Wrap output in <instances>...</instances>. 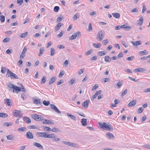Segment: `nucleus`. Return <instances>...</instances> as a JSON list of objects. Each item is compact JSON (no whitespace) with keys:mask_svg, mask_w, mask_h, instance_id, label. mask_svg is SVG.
Wrapping results in <instances>:
<instances>
[{"mask_svg":"<svg viewBox=\"0 0 150 150\" xmlns=\"http://www.w3.org/2000/svg\"><path fill=\"white\" fill-rule=\"evenodd\" d=\"M100 126L101 128L110 131H112L113 130V128L112 125L110 124H107L106 123H103V124L99 123Z\"/></svg>","mask_w":150,"mask_h":150,"instance_id":"1","label":"nucleus"},{"mask_svg":"<svg viewBox=\"0 0 150 150\" xmlns=\"http://www.w3.org/2000/svg\"><path fill=\"white\" fill-rule=\"evenodd\" d=\"M104 33V32L101 30H99L97 34L96 37V39L99 41H101L105 36Z\"/></svg>","mask_w":150,"mask_h":150,"instance_id":"2","label":"nucleus"},{"mask_svg":"<svg viewBox=\"0 0 150 150\" xmlns=\"http://www.w3.org/2000/svg\"><path fill=\"white\" fill-rule=\"evenodd\" d=\"M13 115L16 117H18L19 118H21L22 116L21 112L18 110H15L13 111Z\"/></svg>","mask_w":150,"mask_h":150,"instance_id":"3","label":"nucleus"},{"mask_svg":"<svg viewBox=\"0 0 150 150\" xmlns=\"http://www.w3.org/2000/svg\"><path fill=\"white\" fill-rule=\"evenodd\" d=\"M81 36V33L79 31H78L74 33L71 36L69 39L71 40L75 39L77 37H79Z\"/></svg>","mask_w":150,"mask_h":150,"instance_id":"4","label":"nucleus"},{"mask_svg":"<svg viewBox=\"0 0 150 150\" xmlns=\"http://www.w3.org/2000/svg\"><path fill=\"white\" fill-rule=\"evenodd\" d=\"M47 133L45 132H38L36 134V136L38 137H43L46 138Z\"/></svg>","mask_w":150,"mask_h":150,"instance_id":"5","label":"nucleus"},{"mask_svg":"<svg viewBox=\"0 0 150 150\" xmlns=\"http://www.w3.org/2000/svg\"><path fill=\"white\" fill-rule=\"evenodd\" d=\"M25 136L26 138L28 139H33L34 138L33 135L32 133L30 131L26 133Z\"/></svg>","mask_w":150,"mask_h":150,"instance_id":"6","label":"nucleus"},{"mask_svg":"<svg viewBox=\"0 0 150 150\" xmlns=\"http://www.w3.org/2000/svg\"><path fill=\"white\" fill-rule=\"evenodd\" d=\"M4 103H5L6 105L8 106H12L11 100L10 99L8 98L5 99L4 100Z\"/></svg>","mask_w":150,"mask_h":150,"instance_id":"7","label":"nucleus"},{"mask_svg":"<svg viewBox=\"0 0 150 150\" xmlns=\"http://www.w3.org/2000/svg\"><path fill=\"white\" fill-rule=\"evenodd\" d=\"M51 108L56 112L58 114H60L61 112L58 110L57 108L54 105L51 104L50 105Z\"/></svg>","mask_w":150,"mask_h":150,"instance_id":"8","label":"nucleus"},{"mask_svg":"<svg viewBox=\"0 0 150 150\" xmlns=\"http://www.w3.org/2000/svg\"><path fill=\"white\" fill-rule=\"evenodd\" d=\"M9 72L10 74V77L11 78H12V77H13L15 79H19L18 77L15 74L12 72L10 70H8V73Z\"/></svg>","mask_w":150,"mask_h":150,"instance_id":"9","label":"nucleus"},{"mask_svg":"<svg viewBox=\"0 0 150 150\" xmlns=\"http://www.w3.org/2000/svg\"><path fill=\"white\" fill-rule=\"evenodd\" d=\"M32 117L33 119L38 121H40L41 119V116H40L37 115H33Z\"/></svg>","mask_w":150,"mask_h":150,"instance_id":"10","label":"nucleus"},{"mask_svg":"<svg viewBox=\"0 0 150 150\" xmlns=\"http://www.w3.org/2000/svg\"><path fill=\"white\" fill-rule=\"evenodd\" d=\"M33 145L34 146H35L39 149H43V147L39 143L37 142H34L33 144Z\"/></svg>","mask_w":150,"mask_h":150,"instance_id":"11","label":"nucleus"},{"mask_svg":"<svg viewBox=\"0 0 150 150\" xmlns=\"http://www.w3.org/2000/svg\"><path fill=\"white\" fill-rule=\"evenodd\" d=\"M120 28H125L126 30H128L131 29V27L130 26H127V24H125L120 26Z\"/></svg>","mask_w":150,"mask_h":150,"instance_id":"12","label":"nucleus"},{"mask_svg":"<svg viewBox=\"0 0 150 150\" xmlns=\"http://www.w3.org/2000/svg\"><path fill=\"white\" fill-rule=\"evenodd\" d=\"M89 101L88 100H86L82 104V106L85 108H87L89 103Z\"/></svg>","mask_w":150,"mask_h":150,"instance_id":"13","label":"nucleus"},{"mask_svg":"<svg viewBox=\"0 0 150 150\" xmlns=\"http://www.w3.org/2000/svg\"><path fill=\"white\" fill-rule=\"evenodd\" d=\"M136 101L135 100H133L131 101L128 104V106L129 107L134 106L136 104Z\"/></svg>","mask_w":150,"mask_h":150,"instance_id":"14","label":"nucleus"},{"mask_svg":"<svg viewBox=\"0 0 150 150\" xmlns=\"http://www.w3.org/2000/svg\"><path fill=\"white\" fill-rule=\"evenodd\" d=\"M23 120L27 124H29L31 122L30 119L27 117H25L23 118Z\"/></svg>","mask_w":150,"mask_h":150,"instance_id":"15","label":"nucleus"},{"mask_svg":"<svg viewBox=\"0 0 150 150\" xmlns=\"http://www.w3.org/2000/svg\"><path fill=\"white\" fill-rule=\"evenodd\" d=\"M106 135L107 137L109 139H114L115 138L114 135L110 132H108L106 133Z\"/></svg>","mask_w":150,"mask_h":150,"instance_id":"16","label":"nucleus"},{"mask_svg":"<svg viewBox=\"0 0 150 150\" xmlns=\"http://www.w3.org/2000/svg\"><path fill=\"white\" fill-rule=\"evenodd\" d=\"M131 43L134 46H137L141 44V41L140 40L134 42L132 41Z\"/></svg>","mask_w":150,"mask_h":150,"instance_id":"17","label":"nucleus"},{"mask_svg":"<svg viewBox=\"0 0 150 150\" xmlns=\"http://www.w3.org/2000/svg\"><path fill=\"white\" fill-rule=\"evenodd\" d=\"M43 124H47L50 125H54V123L50 120L45 119L43 122Z\"/></svg>","mask_w":150,"mask_h":150,"instance_id":"18","label":"nucleus"},{"mask_svg":"<svg viewBox=\"0 0 150 150\" xmlns=\"http://www.w3.org/2000/svg\"><path fill=\"white\" fill-rule=\"evenodd\" d=\"M144 71V69L142 68H138L134 69L133 71L134 72H142Z\"/></svg>","mask_w":150,"mask_h":150,"instance_id":"19","label":"nucleus"},{"mask_svg":"<svg viewBox=\"0 0 150 150\" xmlns=\"http://www.w3.org/2000/svg\"><path fill=\"white\" fill-rule=\"evenodd\" d=\"M62 25L61 23H58L55 28V31H58Z\"/></svg>","mask_w":150,"mask_h":150,"instance_id":"20","label":"nucleus"},{"mask_svg":"<svg viewBox=\"0 0 150 150\" xmlns=\"http://www.w3.org/2000/svg\"><path fill=\"white\" fill-rule=\"evenodd\" d=\"M87 120L86 119H82L81 120V122L82 125L83 126H85L86 125Z\"/></svg>","mask_w":150,"mask_h":150,"instance_id":"21","label":"nucleus"},{"mask_svg":"<svg viewBox=\"0 0 150 150\" xmlns=\"http://www.w3.org/2000/svg\"><path fill=\"white\" fill-rule=\"evenodd\" d=\"M143 21L142 17H140L139 20L138 21L137 25H141L143 24Z\"/></svg>","mask_w":150,"mask_h":150,"instance_id":"22","label":"nucleus"},{"mask_svg":"<svg viewBox=\"0 0 150 150\" xmlns=\"http://www.w3.org/2000/svg\"><path fill=\"white\" fill-rule=\"evenodd\" d=\"M13 89L15 90L16 93H18L19 92L21 91V88L17 86H14Z\"/></svg>","mask_w":150,"mask_h":150,"instance_id":"23","label":"nucleus"},{"mask_svg":"<svg viewBox=\"0 0 150 150\" xmlns=\"http://www.w3.org/2000/svg\"><path fill=\"white\" fill-rule=\"evenodd\" d=\"M93 45L94 47L96 48H100L101 46V44L100 43H93Z\"/></svg>","mask_w":150,"mask_h":150,"instance_id":"24","label":"nucleus"},{"mask_svg":"<svg viewBox=\"0 0 150 150\" xmlns=\"http://www.w3.org/2000/svg\"><path fill=\"white\" fill-rule=\"evenodd\" d=\"M33 103L34 104H36L37 105L41 104L40 100V99L35 100L33 101Z\"/></svg>","mask_w":150,"mask_h":150,"instance_id":"25","label":"nucleus"},{"mask_svg":"<svg viewBox=\"0 0 150 150\" xmlns=\"http://www.w3.org/2000/svg\"><path fill=\"white\" fill-rule=\"evenodd\" d=\"M56 78L55 77H52L50 79L49 82V84L50 85L51 84L56 81Z\"/></svg>","mask_w":150,"mask_h":150,"instance_id":"26","label":"nucleus"},{"mask_svg":"<svg viewBox=\"0 0 150 150\" xmlns=\"http://www.w3.org/2000/svg\"><path fill=\"white\" fill-rule=\"evenodd\" d=\"M112 15L113 16L116 18H120V14L117 13H112Z\"/></svg>","mask_w":150,"mask_h":150,"instance_id":"27","label":"nucleus"},{"mask_svg":"<svg viewBox=\"0 0 150 150\" xmlns=\"http://www.w3.org/2000/svg\"><path fill=\"white\" fill-rule=\"evenodd\" d=\"M55 137V136L54 134H47L46 138L54 139Z\"/></svg>","mask_w":150,"mask_h":150,"instance_id":"28","label":"nucleus"},{"mask_svg":"<svg viewBox=\"0 0 150 150\" xmlns=\"http://www.w3.org/2000/svg\"><path fill=\"white\" fill-rule=\"evenodd\" d=\"M26 130L27 129L25 127H20L17 129L18 131L19 132L25 131H26Z\"/></svg>","mask_w":150,"mask_h":150,"instance_id":"29","label":"nucleus"},{"mask_svg":"<svg viewBox=\"0 0 150 150\" xmlns=\"http://www.w3.org/2000/svg\"><path fill=\"white\" fill-rule=\"evenodd\" d=\"M63 17L62 15H60L57 18V22H59L63 19Z\"/></svg>","mask_w":150,"mask_h":150,"instance_id":"30","label":"nucleus"},{"mask_svg":"<svg viewBox=\"0 0 150 150\" xmlns=\"http://www.w3.org/2000/svg\"><path fill=\"white\" fill-rule=\"evenodd\" d=\"M105 54V53L103 51H99L98 52V55L99 56H101Z\"/></svg>","mask_w":150,"mask_h":150,"instance_id":"31","label":"nucleus"},{"mask_svg":"<svg viewBox=\"0 0 150 150\" xmlns=\"http://www.w3.org/2000/svg\"><path fill=\"white\" fill-rule=\"evenodd\" d=\"M6 137L8 140H13V136L11 134L7 136Z\"/></svg>","mask_w":150,"mask_h":150,"instance_id":"32","label":"nucleus"},{"mask_svg":"<svg viewBox=\"0 0 150 150\" xmlns=\"http://www.w3.org/2000/svg\"><path fill=\"white\" fill-rule=\"evenodd\" d=\"M28 34L27 32H25L24 33H22L19 36L21 38H25L26 37Z\"/></svg>","mask_w":150,"mask_h":150,"instance_id":"33","label":"nucleus"},{"mask_svg":"<svg viewBox=\"0 0 150 150\" xmlns=\"http://www.w3.org/2000/svg\"><path fill=\"white\" fill-rule=\"evenodd\" d=\"M67 115L71 119L73 120H74L76 121V117L73 115H69L68 114H67Z\"/></svg>","mask_w":150,"mask_h":150,"instance_id":"34","label":"nucleus"},{"mask_svg":"<svg viewBox=\"0 0 150 150\" xmlns=\"http://www.w3.org/2000/svg\"><path fill=\"white\" fill-rule=\"evenodd\" d=\"M76 144L75 143H74L70 142H69L68 144V146H70L72 147H76L77 146L76 145Z\"/></svg>","mask_w":150,"mask_h":150,"instance_id":"35","label":"nucleus"},{"mask_svg":"<svg viewBox=\"0 0 150 150\" xmlns=\"http://www.w3.org/2000/svg\"><path fill=\"white\" fill-rule=\"evenodd\" d=\"M44 129L45 131H46L47 132L50 131L52 130L50 128L45 126L44 127Z\"/></svg>","mask_w":150,"mask_h":150,"instance_id":"36","label":"nucleus"},{"mask_svg":"<svg viewBox=\"0 0 150 150\" xmlns=\"http://www.w3.org/2000/svg\"><path fill=\"white\" fill-rule=\"evenodd\" d=\"M8 116L7 114L3 113H0V117H6Z\"/></svg>","mask_w":150,"mask_h":150,"instance_id":"37","label":"nucleus"},{"mask_svg":"<svg viewBox=\"0 0 150 150\" xmlns=\"http://www.w3.org/2000/svg\"><path fill=\"white\" fill-rule=\"evenodd\" d=\"M13 123L11 122H5L4 124V125L6 126H12Z\"/></svg>","mask_w":150,"mask_h":150,"instance_id":"38","label":"nucleus"},{"mask_svg":"<svg viewBox=\"0 0 150 150\" xmlns=\"http://www.w3.org/2000/svg\"><path fill=\"white\" fill-rule=\"evenodd\" d=\"M46 76H43L41 81V84H42L44 83L46 81Z\"/></svg>","mask_w":150,"mask_h":150,"instance_id":"39","label":"nucleus"},{"mask_svg":"<svg viewBox=\"0 0 150 150\" xmlns=\"http://www.w3.org/2000/svg\"><path fill=\"white\" fill-rule=\"evenodd\" d=\"M105 62H110V59L109 57L108 56H106L105 58Z\"/></svg>","mask_w":150,"mask_h":150,"instance_id":"40","label":"nucleus"},{"mask_svg":"<svg viewBox=\"0 0 150 150\" xmlns=\"http://www.w3.org/2000/svg\"><path fill=\"white\" fill-rule=\"evenodd\" d=\"M44 51V48H41L40 49L39 52L38 54V56H40L43 54Z\"/></svg>","mask_w":150,"mask_h":150,"instance_id":"41","label":"nucleus"},{"mask_svg":"<svg viewBox=\"0 0 150 150\" xmlns=\"http://www.w3.org/2000/svg\"><path fill=\"white\" fill-rule=\"evenodd\" d=\"M0 17V20L1 21L2 23L4 22L5 21V16L3 15H2V16H1Z\"/></svg>","mask_w":150,"mask_h":150,"instance_id":"42","label":"nucleus"},{"mask_svg":"<svg viewBox=\"0 0 150 150\" xmlns=\"http://www.w3.org/2000/svg\"><path fill=\"white\" fill-rule=\"evenodd\" d=\"M1 69V72L3 74L5 73L6 71V68L4 67H2Z\"/></svg>","mask_w":150,"mask_h":150,"instance_id":"43","label":"nucleus"},{"mask_svg":"<svg viewBox=\"0 0 150 150\" xmlns=\"http://www.w3.org/2000/svg\"><path fill=\"white\" fill-rule=\"evenodd\" d=\"M134 58V56H132L131 57H127L126 58V60L128 61H132L133 60Z\"/></svg>","mask_w":150,"mask_h":150,"instance_id":"44","label":"nucleus"},{"mask_svg":"<svg viewBox=\"0 0 150 150\" xmlns=\"http://www.w3.org/2000/svg\"><path fill=\"white\" fill-rule=\"evenodd\" d=\"M59 9V8L58 6H56L54 7V12H57Z\"/></svg>","mask_w":150,"mask_h":150,"instance_id":"45","label":"nucleus"},{"mask_svg":"<svg viewBox=\"0 0 150 150\" xmlns=\"http://www.w3.org/2000/svg\"><path fill=\"white\" fill-rule=\"evenodd\" d=\"M43 104L46 106H48L50 104V102L49 101L44 100L43 101Z\"/></svg>","mask_w":150,"mask_h":150,"instance_id":"46","label":"nucleus"},{"mask_svg":"<svg viewBox=\"0 0 150 150\" xmlns=\"http://www.w3.org/2000/svg\"><path fill=\"white\" fill-rule=\"evenodd\" d=\"M28 128L30 129H36L37 127L35 125H33L28 126Z\"/></svg>","mask_w":150,"mask_h":150,"instance_id":"47","label":"nucleus"},{"mask_svg":"<svg viewBox=\"0 0 150 150\" xmlns=\"http://www.w3.org/2000/svg\"><path fill=\"white\" fill-rule=\"evenodd\" d=\"M146 50H144V51H141L139 52V54L141 55H143L145 54H146Z\"/></svg>","mask_w":150,"mask_h":150,"instance_id":"48","label":"nucleus"},{"mask_svg":"<svg viewBox=\"0 0 150 150\" xmlns=\"http://www.w3.org/2000/svg\"><path fill=\"white\" fill-rule=\"evenodd\" d=\"M98 87V86L97 85L95 84L94 86L91 89V91H93L96 90Z\"/></svg>","mask_w":150,"mask_h":150,"instance_id":"49","label":"nucleus"},{"mask_svg":"<svg viewBox=\"0 0 150 150\" xmlns=\"http://www.w3.org/2000/svg\"><path fill=\"white\" fill-rule=\"evenodd\" d=\"M108 42V40L107 39L104 40L102 41L103 44L104 45H105Z\"/></svg>","mask_w":150,"mask_h":150,"instance_id":"50","label":"nucleus"},{"mask_svg":"<svg viewBox=\"0 0 150 150\" xmlns=\"http://www.w3.org/2000/svg\"><path fill=\"white\" fill-rule=\"evenodd\" d=\"M23 2V0H17V3L19 4L20 6H21Z\"/></svg>","mask_w":150,"mask_h":150,"instance_id":"51","label":"nucleus"},{"mask_svg":"<svg viewBox=\"0 0 150 150\" xmlns=\"http://www.w3.org/2000/svg\"><path fill=\"white\" fill-rule=\"evenodd\" d=\"M51 131H52L53 132H59V129L57 128H54L51 130Z\"/></svg>","mask_w":150,"mask_h":150,"instance_id":"52","label":"nucleus"},{"mask_svg":"<svg viewBox=\"0 0 150 150\" xmlns=\"http://www.w3.org/2000/svg\"><path fill=\"white\" fill-rule=\"evenodd\" d=\"M138 9H137V8H135L133 9H132L131 11V12L132 13H134L135 12H138Z\"/></svg>","mask_w":150,"mask_h":150,"instance_id":"53","label":"nucleus"},{"mask_svg":"<svg viewBox=\"0 0 150 150\" xmlns=\"http://www.w3.org/2000/svg\"><path fill=\"white\" fill-rule=\"evenodd\" d=\"M51 54L50 55L51 56H53L54 54L55 51L54 49L53 48H51Z\"/></svg>","mask_w":150,"mask_h":150,"instance_id":"54","label":"nucleus"},{"mask_svg":"<svg viewBox=\"0 0 150 150\" xmlns=\"http://www.w3.org/2000/svg\"><path fill=\"white\" fill-rule=\"evenodd\" d=\"M14 86L11 83H9L8 85V88H12L13 89Z\"/></svg>","mask_w":150,"mask_h":150,"instance_id":"55","label":"nucleus"},{"mask_svg":"<svg viewBox=\"0 0 150 150\" xmlns=\"http://www.w3.org/2000/svg\"><path fill=\"white\" fill-rule=\"evenodd\" d=\"M92 29V28L91 24V23L89 24L88 26V30L89 31H91Z\"/></svg>","mask_w":150,"mask_h":150,"instance_id":"56","label":"nucleus"},{"mask_svg":"<svg viewBox=\"0 0 150 150\" xmlns=\"http://www.w3.org/2000/svg\"><path fill=\"white\" fill-rule=\"evenodd\" d=\"M143 146L146 148L147 149H150V144H144Z\"/></svg>","mask_w":150,"mask_h":150,"instance_id":"57","label":"nucleus"},{"mask_svg":"<svg viewBox=\"0 0 150 150\" xmlns=\"http://www.w3.org/2000/svg\"><path fill=\"white\" fill-rule=\"evenodd\" d=\"M10 39L8 38H4L3 40V42H9Z\"/></svg>","mask_w":150,"mask_h":150,"instance_id":"58","label":"nucleus"},{"mask_svg":"<svg viewBox=\"0 0 150 150\" xmlns=\"http://www.w3.org/2000/svg\"><path fill=\"white\" fill-rule=\"evenodd\" d=\"M127 89H125L124 90L122 93H121V96H123L125 95L126 94L127 92Z\"/></svg>","mask_w":150,"mask_h":150,"instance_id":"59","label":"nucleus"},{"mask_svg":"<svg viewBox=\"0 0 150 150\" xmlns=\"http://www.w3.org/2000/svg\"><path fill=\"white\" fill-rule=\"evenodd\" d=\"M146 9L145 8L144 4L143 5V8L142 11V13H143L146 10Z\"/></svg>","mask_w":150,"mask_h":150,"instance_id":"60","label":"nucleus"},{"mask_svg":"<svg viewBox=\"0 0 150 150\" xmlns=\"http://www.w3.org/2000/svg\"><path fill=\"white\" fill-rule=\"evenodd\" d=\"M122 85V83L120 81H119L117 84V86L118 87V88H119L121 87Z\"/></svg>","mask_w":150,"mask_h":150,"instance_id":"61","label":"nucleus"},{"mask_svg":"<svg viewBox=\"0 0 150 150\" xmlns=\"http://www.w3.org/2000/svg\"><path fill=\"white\" fill-rule=\"evenodd\" d=\"M92 52V51L91 50H90L88 51H87L86 53V55H88L91 54V52Z\"/></svg>","mask_w":150,"mask_h":150,"instance_id":"62","label":"nucleus"},{"mask_svg":"<svg viewBox=\"0 0 150 150\" xmlns=\"http://www.w3.org/2000/svg\"><path fill=\"white\" fill-rule=\"evenodd\" d=\"M83 71H84L83 69H80L78 72L79 74L80 75V74H82L83 73Z\"/></svg>","mask_w":150,"mask_h":150,"instance_id":"63","label":"nucleus"},{"mask_svg":"<svg viewBox=\"0 0 150 150\" xmlns=\"http://www.w3.org/2000/svg\"><path fill=\"white\" fill-rule=\"evenodd\" d=\"M144 93H148L150 92V88H147L145 90H144Z\"/></svg>","mask_w":150,"mask_h":150,"instance_id":"64","label":"nucleus"}]
</instances>
